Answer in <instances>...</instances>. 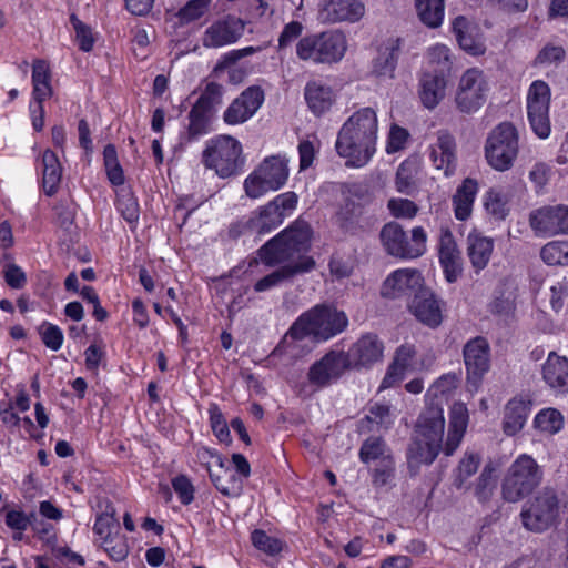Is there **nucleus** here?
I'll return each instance as SVG.
<instances>
[{"mask_svg": "<svg viewBox=\"0 0 568 568\" xmlns=\"http://www.w3.org/2000/svg\"><path fill=\"white\" fill-rule=\"evenodd\" d=\"M397 64V53L394 47H386L378 51L373 61L372 72L376 77L392 79Z\"/></svg>", "mask_w": 568, "mask_h": 568, "instance_id": "obj_37", "label": "nucleus"}, {"mask_svg": "<svg viewBox=\"0 0 568 568\" xmlns=\"http://www.w3.org/2000/svg\"><path fill=\"white\" fill-rule=\"evenodd\" d=\"M364 14L361 0H322L318 18L325 23L355 22Z\"/></svg>", "mask_w": 568, "mask_h": 568, "instance_id": "obj_23", "label": "nucleus"}, {"mask_svg": "<svg viewBox=\"0 0 568 568\" xmlns=\"http://www.w3.org/2000/svg\"><path fill=\"white\" fill-rule=\"evenodd\" d=\"M549 103V85L542 80L534 81L527 94V111L534 132L541 139L550 133Z\"/></svg>", "mask_w": 568, "mask_h": 568, "instance_id": "obj_13", "label": "nucleus"}, {"mask_svg": "<svg viewBox=\"0 0 568 568\" xmlns=\"http://www.w3.org/2000/svg\"><path fill=\"white\" fill-rule=\"evenodd\" d=\"M564 418L561 414L554 408L544 409L535 417V425L541 432L555 434L561 429Z\"/></svg>", "mask_w": 568, "mask_h": 568, "instance_id": "obj_40", "label": "nucleus"}, {"mask_svg": "<svg viewBox=\"0 0 568 568\" xmlns=\"http://www.w3.org/2000/svg\"><path fill=\"white\" fill-rule=\"evenodd\" d=\"M529 222L540 235L568 234V206H544L530 213Z\"/></svg>", "mask_w": 568, "mask_h": 568, "instance_id": "obj_16", "label": "nucleus"}, {"mask_svg": "<svg viewBox=\"0 0 568 568\" xmlns=\"http://www.w3.org/2000/svg\"><path fill=\"white\" fill-rule=\"evenodd\" d=\"M559 509L556 491L544 488L523 507L520 514L523 525L530 531L542 532L557 523Z\"/></svg>", "mask_w": 568, "mask_h": 568, "instance_id": "obj_11", "label": "nucleus"}, {"mask_svg": "<svg viewBox=\"0 0 568 568\" xmlns=\"http://www.w3.org/2000/svg\"><path fill=\"white\" fill-rule=\"evenodd\" d=\"M446 80L444 74L425 72L419 79V97L427 109H434L445 97Z\"/></svg>", "mask_w": 568, "mask_h": 568, "instance_id": "obj_28", "label": "nucleus"}, {"mask_svg": "<svg viewBox=\"0 0 568 568\" xmlns=\"http://www.w3.org/2000/svg\"><path fill=\"white\" fill-rule=\"evenodd\" d=\"M395 475V460L393 457L377 463L372 473V481L375 487L386 486Z\"/></svg>", "mask_w": 568, "mask_h": 568, "instance_id": "obj_51", "label": "nucleus"}, {"mask_svg": "<svg viewBox=\"0 0 568 568\" xmlns=\"http://www.w3.org/2000/svg\"><path fill=\"white\" fill-rule=\"evenodd\" d=\"M207 473L213 485L216 489L222 493L224 496L236 495L240 489V485L236 484L234 475L229 470L225 475L223 471L219 469V473L213 471L211 467H207Z\"/></svg>", "mask_w": 568, "mask_h": 568, "instance_id": "obj_44", "label": "nucleus"}, {"mask_svg": "<svg viewBox=\"0 0 568 568\" xmlns=\"http://www.w3.org/2000/svg\"><path fill=\"white\" fill-rule=\"evenodd\" d=\"M390 214L396 219L410 220L416 216L418 206L408 199H390L387 203Z\"/></svg>", "mask_w": 568, "mask_h": 568, "instance_id": "obj_49", "label": "nucleus"}, {"mask_svg": "<svg viewBox=\"0 0 568 568\" xmlns=\"http://www.w3.org/2000/svg\"><path fill=\"white\" fill-rule=\"evenodd\" d=\"M101 546L114 561H123L128 557L129 546L126 538L120 535V532L114 534L108 541L101 542Z\"/></svg>", "mask_w": 568, "mask_h": 568, "instance_id": "obj_47", "label": "nucleus"}, {"mask_svg": "<svg viewBox=\"0 0 568 568\" xmlns=\"http://www.w3.org/2000/svg\"><path fill=\"white\" fill-rule=\"evenodd\" d=\"M311 237L310 224L297 220L265 243L260 250V255L270 265L286 263L284 266H296L304 258L314 260L306 255L311 248Z\"/></svg>", "mask_w": 568, "mask_h": 568, "instance_id": "obj_4", "label": "nucleus"}, {"mask_svg": "<svg viewBox=\"0 0 568 568\" xmlns=\"http://www.w3.org/2000/svg\"><path fill=\"white\" fill-rule=\"evenodd\" d=\"M210 413V422L211 427L214 433V435L217 437V439L222 443H229L230 442V429L226 424V420L223 417L222 412L217 407V405L212 404L209 408Z\"/></svg>", "mask_w": 568, "mask_h": 568, "instance_id": "obj_52", "label": "nucleus"}, {"mask_svg": "<svg viewBox=\"0 0 568 568\" xmlns=\"http://www.w3.org/2000/svg\"><path fill=\"white\" fill-rule=\"evenodd\" d=\"M381 242L387 254L399 258H417L426 252L427 234L422 226L407 233L397 222L386 223L379 233Z\"/></svg>", "mask_w": 568, "mask_h": 568, "instance_id": "obj_10", "label": "nucleus"}, {"mask_svg": "<svg viewBox=\"0 0 568 568\" xmlns=\"http://www.w3.org/2000/svg\"><path fill=\"white\" fill-rule=\"evenodd\" d=\"M467 254L471 266L476 272L484 270L491 257L494 241L490 237L469 234L467 237Z\"/></svg>", "mask_w": 568, "mask_h": 568, "instance_id": "obj_32", "label": "nucleus"}, {"mask_svg": "<svg viewBox=\"0 0 568 568\" xmlns=\"http://www.w3.org/2000/svg\"><path fill=\"white\" fill-rule=\"evenodd\" d=\"M541 470L535 459L520 455L504 478L501 493L505 500L516 503L529 495L541 481Z\"/></svg>", "mask_w": 568, "mask_h": 568, "instance_id": "obj_8", "label": "nucleus"}, {"mask_svg": "<svg viewBox=\"0 0 568 568\" xmlns=\"http://www.w3.org/2000/svg\"><path fill=\"white\" fill-rule=\"evenodd\" d=\"M542 261L549 265H568V242L547 243L540 252Z\"/></svg>", "mask_w": 568, "mask_h": 568, "instance_id": "obj_39", "label": "nucleus"}, {"mask_svg": "<svg viewBox=\"0 0 568 568\" xmlns=\"http://www.w3.org/2000/svg\"><path fill=\"white\" fill-rule=\"evenodd\" d=\"M480 464V456L475 453H466L458 464L454 485L457 489L466 488L467 479L473 476Z\"/></svg>", "mask_w": 568, "mask_h": 568, "instance_id": "obj_38", "label": "nucleus"}, {"mask_svg": "<svg viewBox=\"0 0 568 568\" xmlns=\"http://www.w3.org/2000/svg\"><path fill=\"white\" fill-rule=\"evenodd\" d=\"M315 267V261L304 258L298 265L296 266H282L277 268L276 271L272 272L271 274L264 276L263 278L258 280L255 285L254 290L256 292H265L267 290H271L272 287H275L280 285L282 282L291 280L297 274H303L312 271Z\"/></svg>", "mask_w": 568, "mask_h": 568, "instance_id": "obj_29", "label": "nucleus"}, {"mask_svg": "<svg viewBox=\"0 0 568 568\" xmlns=\"http://www.w3.org/2000/svg\"><path fill=\"white\" fill-rule=\"evenodd\" d=\"M429 159L436 170H443L446 176L454 174L457 165L454 136L445 130L436 134V141L429 145Z\"/></svg>", "mask_w": 568, "mask_h": 568, "instance_id": "obj_22", "label": "nucleus"}, {"mask_svg": "<svg viewBox=\"0 0 568 568\" xmlns=\"http://www.w3.org/2000/svg\"><path fill=\"white\" fill-rule=\"evenodd\" d=\"M367 419L379 426L387 427L392 423L390 407L382 403H372L368 407Z\"/></svg>", "mask_w": 568, "mask_h": 568, "instance_id": "obj_57", "label": "nucleus"}, {"mask_svg": "<svg viewBox=\"0 0 568 568\" xmlns=\"http://www.w3.org/2000/svg\"><path fill=\"white\" fill-rule=\"evenodd\" d=\"M287 179V160L281 155H271L245 179L244 190L248 197L258 199L270 191L280 190Z\"/></svg>", "mask_w": 568, "mask_h": 568, "instance_id": "obj_9", "label": "nucleus"}, {"mask_svg": "<svg viewBox=\"0 0 568 568\" xmlns=\"http://www.w3.org/2000/svg\"><path fill=\"white\" fill-rule=\"evenodd\" d=\"M213 113L203 110L195 104L192 106L187 114L189 123L185 131L181 134V144L192 143L201 136L206 135L211 128V119Z\"/></svg>", "mask_w": 568, "mask_h": 568, "instance_id": "obj_31", "label": "nucleus"}, {"mask_svg": "<svg viewBox=\"0 0 568 568\" xmlns=\"http://www.w3.org/2000/svg\"><path fill=\"white\" fill-rule=\"evenodd\" d=\"M417 14L423 23L437 28L444 19L445 0H415Z\"/></svg>", "mask_w": 568, "mask_h": 568, "instance_id": "obj_35", "label": "nucleus"}, {"mask_svg": "<svg viewBox=\"0 0 568 568\" xmlns=\"http://www.w3.org/2000/svg\"><path fill=\"white\" fill-rule=\"evenodd\" d=\"M518 152L519 134L513 123L501 122L489 132L485 142V158L494 170H510Z\"/></svg>", "mask_w": 568, "mask_h": 568, "instance_id": "obj_6", "label": "nucleus"}, {"mask_svg": "<svg viewBox=\"0 0 568 568\" xmlns=\"http://www.w3.org/2000/svg\"><path fill=\"white\" fill-rule=\"evenodd\" d=\"M488 2L508 14L525 12L528 8V0H488Z\"/></svg>", "mask_w": 568, "mask_h": 568, "instance_id": "obj_62", "label": "nucleus"}, {"mask_svg": "<svg viewBox=\"0 0 568 568\" xmlns=\"http://www.w3.org/2000/svg\"><path fill=\"white\" fill-rule=\"evenodd\" d=\"M542 378L556 392L568 393V358L550 352L542 365Z\"/></svg>", "mask_w": 568, "mask_h": 568, "instance_id": "obj_27", "label": "nucleus"}, {"mask_svg": "<svg viewBox=\"0 0 568 568\" xmlns=\"http://www.w3.org/2000/svg\"><path fill=\"white\" fill-rule=\"evenodd\" d=\"M203 163L221 178L236 174L244 164L241 143L230 136L220 135L210 140L202 154Z\"/></svg>", "mask_w": 568, "mask_h": 568, "instance_id": "obj_7", "label": "nucleus"}, {"mask_svg": "<svg viewBox=\"0 0 568 568\" xmlns=\"http://www.w3.org/2000/svg\"><path fill=\"white\" fill-rule=\"evenodd\" d=\"M457 41L460 48L471 55H480L485 52L484 43L473 34V31L460 34Z\"/></svg>", "mask_w": 568, "mask_h": 568, "instance_id": "obj_64", "label": "nucleus"}, {"mask_svg": "<svg viewBox=\"0 0 568 568\" xmlns=\"http://www.w3.org/2000/svg\"><path fill=\"white\" fill-rule=\"evenodd\" d=\"M93 531L99 536L101 542L108 541L114 534L120 532V524L112 515L104 513L95 518Z\"/></svg>", "mask_w": 568, "mask_h": 568, "instance_id": "obj_43", "label": "nucleus"}, {"mask_svg": "<svg viewBox=\"0 0 568 568\" xmlns=\"http://www.w3.org/2000/svg\"><path fill=\"white\" fill-rule=\"evenodd\" d=\"M477 192L478 183L470 178L465 179L457 187L452 199L454 214L457 220L466 221L470 217Z\"/></svg>", "mask_w": 568, "mask_h": 568, "instance_id": "obj_30", "label": "nucleus"}, {"mask_svg": "<svg viewBox=\"0 0 568 568\" xmlns=\"http://www.w3.org/2000/svg\"><path fill=\"white\" fill-rule=\"evenodd\" d=\"M408 308L420 323L430 328L439 326L443 322L442 303L427 287L415 294Z\"/></svg>", "mask_w": 568, "mask_h": 568, "instance_id": "obj_20", "label": "nucleus"}, {"mask_svg": "<svg viewBox=\"0 0 568 568\" xmlns=\"http://www.w3.org/2000/svg\"><path fill=\"white\" fill-rule=\"evenodd\" d=\"M276 211L282 213V219L284 220L285 215L291 213L297 204V195L294 192H285L277 195L274 200L270 202Z\"/></svg>", "mask_w": 568, "mask_h": 568, "instance_id": "obj_60", "label": "nucleus"}, {"mask_svg": "<svg viewBox=\"0 0 568 568\" xmlns=\"http://www.w3.org/2000/svg\"><path fill=\"white\" fill-rule=\"evenodd\" d=\"M427 57L429 63L436 65V70L439 74H444L445 71L450 70V51L444 44H435L428 49Z\"/></svg>", "mask_w": 568, "mask_h": 568, "instance_id": "obj_50", "label": "nucleus"}, {"mask_svg": "<svg viewBox=\"0 0 568 568\" xmlns=\"http://www.w3.org/2000/svg\"><path fill=\"white\" fill-rule=\"evenodd\" d=\"M456 386L455 376L447 375L440 377L428 390L427 397L433 393L435 396ZM436 402H430L418 416L415 426V437L409 445L407 459L410 467L420 465H430L442 450L447 456L454 454L466 433L469 415L464 403L457 402L450 408L449 424L446 442L445 417L443 398L436 397Z\"/></svg>", "mask_w": 568, "mask_h": 568, "instance_id": "obj_1", "label": "nucleus"}, {"mask_svg": "<svg viewBox=\"0 0 568 568\" xmlns=\"http://www.w3.org/2000/svg\"><path fill=\"white\" fill-rule=\"evenodd\" d=\"M384 345L374 334L363 335L346 355L348 366L367 367L383 357Z\"/></svg>", "mask_w": 568, "mask_h": 568, "instance_id": "obj_25", "label": "nucleus"}, {"mask_svg": "<svg viewBox=\"0 0 568 568\" xmlns=\"http://www.w3.org/2000/svg\"><path fill=\"white\" fill-rule=\"evenodd\" d=\"M347 50V40L338 30H327L302 37L295 47L296 57L307 63L333 64L339 62Z\"/></svg>", "mask_w": 568, "mask_h": 568, "instance_id": "obj_5", "label": "nucleus"}, {"mask_svg": "<svg viewBox=\"0 0 568 568\" xmlns=\"http://www.w3.org/2000/svg\"><path fill=\"white\" fill-rule=\"evenodd\" d=\"M409 138V133L406 129L393 124L390 126L387 144H386V152L388 154L396 153L405 148V144Z\"/></svg>", "mask_w": 568, "mask_h": 568, "instance_id": "obj_56", "label": "nucleus"}, {"mask_svg": "<svg viewBox=\"0 0 568 568\" xmlns=\"http://www.w3.org/2000/svg\"><path fill=\"white\" fill-rule=\"evenodd\" d=\"M39 334L43 344L51 351H59L63 343V333L61 328L49 322H43L39 326Z\"/></svg>", "mask_w": 568, "mask_h": 568, "instance_id": "obj_46", "label": "nucleus"}, {"mask_svg": "<svg viewBox=\"0 0 568 568\" xmlns=\"http://www.w3.org/2000/svg\"><path fill=\"white\" fill-rule=\"evenodd\" d=\"M495 488L494 468L485 466L475 484L474 495L479 501H486L491 497Z\"/></svg>", "mask_w": 568, "mask_h": 568, "instance_id": "obj_41", "label": "nucleus"}, {"mask_svg": "<svg viewBox=\"0 0 568 568\" xmlns=\"http://www.w3.org/2000/svg\"><path fill=\"white\" fill-rule=\"evenodd\" d=\"M348 367L345 353L331 352L314 363L308 372V381L318 387L326 386L338 378Z\"/></svg>", "mask_w": 568, "mask_h": 568, "instance_id": "obj_21", "label": "nucleus"}, {"mask_svg": "<svg viewBox=\"0 0 568 568\" xmlns=\"http://www.w3.org/2000/svg\"><path fill=\"white\" fill-rule=\"evenodd\" d=\"M463 353L467 383L476 389L490 367L489 344L486 338L478 336L465 344Z\"/></svg>", "mask_w": 568, "mask_h": 568, "instance_id": "obj_14", "label": "nucleus"}, {"mask_svg": "<svg viewBox=\"0 0 568 568\" xmlns=\"http://www.w3.org/2000/svg\"><path fill=\"white\" fill-rule=\"evenodd\" d=\"M505 195L497 190H490L485 196L486 210L497 219H504L507 214Z\"/></svg>", "mask_w": 568, "mask_h": 568, "instance_id": "obj_55", "label": "nucleus"}, {"mask_svg": "<svg viewBox=\"0 0 568 568\" xmlns=\"http://www.w3.org/2000/svg\"><path fill=\"white\" fill-rule=\"evenodd\" d=\"M565 50L561 45L546 44L535 58V65L558 64L565 59Z\"/></svg>", "mask_w": 568, "mask_h": 568, "instance_id": "obj_53", "label": "nucleus"}, {"mask_svg": "<svg viewBox=\"0 0 568 568\" xmlns=\"http://www.w3.org/2000/svg\"><path fill=\"white\" fill-rule=\"evenodd\" d=\"M212 0H190L180 9L178 18L182 24L200 19L207 11Z\"/></svg>", "mask_w": 568, "mask_h": 568, "instance_id": "obj_45", "label": "nucleus"}, {"mask_svg": "<svg viewBox=\"0 0 568 568\" xmlns=\"http://www.w3.org/2000/svg\"><path fill=\"white\" fill-rule=\"evenodd\" d=\"M529 403L524 399L514 398L508 402L505 408L503 428L506 435L517 434L525 425L529 415Z\"/></svg>", "mask_w": 568, "mask_h": 568, "instance_id": "obj_33", "label": "nucleus"}, {"mask_svg": "<svg viewBox=\"0 0 568 568\" xmlns=\"http://www.w3.org/2000/svg\"><path fill=\"white\" fill-rule=\"evenodd\" d=\"M489 87L485 74L477 68L466 70L460 77L456 104L460 112H476L486 101Z\"/></svg>", "mask_w": 568, "mask_h": 568, "instance_id": "obj_12", "label": "nucleus"}, {"mask_svg": "<svg viewBox=\"0 0 568 568\" xmlns=\"http://www.w3.org/2000/svg\"><path fill=\"white\" fill-rule=\"evenodd\" d=\"M222 95L223 87L219 83L210 82L194 104L213 113L215 108L222 104Z\"/></svg>", "mask_w": 568, "mask_h": 568, "instance_id": "obj_42", "label": "nucleus"}, {"mask_svg": "<svg viewBox=\"0 0 568 568\" xmlns=\"http://www.w3.org/2000/svg\"><path fill=\"white\" fill-rule=\"evenodd\" d=\"M245 23L240 18L227 16L213 22L203 33L205 48H221L236 42L244 33Z\"/></svg>", "mask_w": 568, "mask_h": 568, "instance_id": "obj_17", "label": "nucleus"}, {"mask_svg": "<svg viewBox=\"0 0 568 568\" xmlns=\"http://www.w3.org/2000/svg\"><path fill=\"white\" fill-rule=\"evenodd\" d=\"M172 486L179 495L180 500L184 505H189L194 499V488L191 481L185 476H178L172 480Z\"/></svg>", "mask_w": 568, "mask_h": 568, "instance_id": "obj_58", "label": "nucleus"}, {"mask_svg": "<svg viewBox=\"0 0 568 568\" xmlns=\"http://www.w3.org/2000/svg\"><path fill=\"white\" fill-rule=\"evenodd\" d=\"M3 276L6 280V283L11 288H21L24 286L27 282V277L24 272L16 264L8 263L3 268Z\"/></svg>", "mask_w": 568, "mask_h": 568, "instance_id": "obj_59", "label": "nucleus"}, {"mask_svg": "<svg viewBox=\"0 0 568 568\" xmlns=\"http://www.w3.org/2000/svg\"><path fill=\"white\" fill-rule=\"evenodd\" d=\"M6 525L16 531H24L31 524L30 517L20 510H8L6 514Z\"/></svg>", "mask_w": 568, "mask_h": 568, "instance_id": "obj_63", "label": "nucleus"}, {"mask_svg": "<svg viewBox=\"0 0 568 568\" xmlns=\"http://www.w3.org/2000/svg\"><path fill=\"white\" fill-rule=\"evenodd\" d=\"M359 459L368 464L371 462L382 463L386 458L393 457L390 448L384 439L376 436L368 437L359 448Z\"/></svg>", "mask_w": 568, "mask_h": 568, "instance_id": "obj_36", "label": "nucleus"}, {"mask_svg": "<svg viewBox=\"0 0 568 568\" xmlns=\"http://www.w3.org/2000/svg\"><path fill=\"white\" fill-rule=\"evenodd\" d=\"M70 22L75 31V39L79 43V48L84 52L91 51L94 44V37L91 28L83 23L75 14H71Z\"/></svg>", "mask_w": 568, "mask_h": 568, "instance_id": "obj_48", "label": "nucleus"}, {"mask_svg": "<svg viewBox=\"0 0 568 568\" xmlns=\"http://www.w3.org/2000/svg\"><path fill=\"white\" fill-rule=\"evenodd\" d=\"M304 98L308 109L316 116H321L329 111L336 100L332 87L318 80L306 83Z\"/></svg>", "mask_w": 568, "mask_h": 568, "instance_id": "obj_26", "label": "nucleus"}, {"mask_svg": "<svg viewBox=\"0 0 568 568\" xmlns=\"http://www.w3.org/2000/svg\"><path fill=\"white\" fill-rule=\"evenodd\" d=\"M254 547L268 554L276 555L282 550V542L266 535L263 530H254L251 536Z\"/></svg>", "mask_w": 568, "mask_h": 568, "instance_id": "obj_54", "label": "nucleus"}, {"mask_svg": "<svg viewBox=\"0 0 568 568\" xmlns=\"http://www.w3.org/2000/svg\"><path fill=\"white\" fill-rule=\"evenodd\" d=\"M348 325V320L343 311L329 305H315L301 314L292 324L282 341L285 353L295 354L297 342L307 336L316 341H327L342 333Z\"/></svg>", "mask_w": 568, "mask_h": 568, "instance_id": "obj_3", "label": "nucleus"}, {"mask_svg": "<svg viewBox=\"0 0 568 568\" xmlns=\"http://www.w3.org/2000/svg\"><path fill=\"white\" fill-rule=\"evenodd\" d=\"M378 120L371 106L355 111L342 125L336 140V151L346 159L347 166L366 165L376 152Z\"/></svg>", "mask_w": 568, "mask_h": 568, "instance_id": "obj_2", "label": "nucleus"}, {"mask_svg": "<svg viewBox=\"0 0 568 568\" xmlns=\"http://www.w3.org/2000/svg\"><path fill=\"white\" fill-rule=\"evenodd\" d=\"M303 31V26L298 21H291L287 23L278 37V48L284 49L293 41L300 38Z\"/></svg>", "mask_w": 568, "mask_h": 568, "instance_id": "obj_61", "label": "nucleus"}, {"mask_svg": "<svg viewBox=\"0 0 568 568\" xmlns=\"http://www.w3.org/2000/svg\"><path fill=\"white\" fill-rule=\"evenodd\" d=\"M62 168L57 154L45 150L42 154V184L47 195H53L60 185Z\"/></svg>", "mask_w": 568, "mask_h": 568, "instance_id": "obj_34", "label": "nucleus"}, {"mask_svg": "<svg viewBox=\"0 0 568 568\" xmlns=\"http://www.w3.org/2000/svg\"><path fill=\"white\" fill-rule=\"evenodd\" d=\"M424 287V278L418 270L399 268L385 278L381 294L386 298H400L410 295L414 297Z\"/></svg>", "mask_w": 568, "mask_h": 568, "instance_id": "obj_15", "label": "nucleus"}, {"mask_svg": "<svg viewBox=\"0 0 568 568\" xmlns=\"http://www.w3.org/2000/svg\"><path fill=\"white\" fill-rule=\"evenodd\" d=\"M283 222L282 213L276 211L270 202L245 221H241L230 229V234L237 237L241 234L251 233L262 235L271 232Z\"/></svg>", "mask_w": 568, "mask_h": 568, "instance_id": "obj_18", "label": "nucleus"}, {"mask_svg": "<svg viewBox=\"0 0 568 568\" xmlns=\"http://www.w3.org/2000/svg\"><path fill=\"white\" fill-rule=\"evenodd\" d=\"M438 254L445 278L449 283L456 282L463 272V257L454 235L448 229L440 232Z\"/></svg>", "mask_w": 568, "mask_h": 568, "instance_id": "obj_24", "label": "nucleus"}, {"mask_svg": "<svg viewBox=\"0 0 568 568\" xmlns=\"http://www.w3.org/2000/svg\"><path fill=\"white\" fill-rule=\"evenodd\" d=\"M264 101V92L260 87H250L241 93L225 110L224 121L239 124L252 118Z\"/></svg>", "mask_w": 568, "mask_h": 568, "instance_id": "obj_19", "label": "nucleus"}]
</instances>
